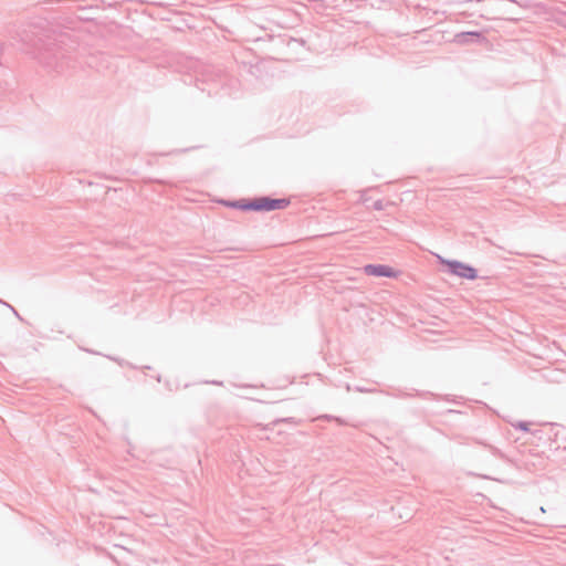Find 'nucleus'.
Listing matches in <instances>:
<instances>
[{"mask_svg":"<svg viewBox=\"0 0 566 566\" xmlns=\"http://www.w3.org/2000/svg\"><path fill=\"white\" fill-rule=\"evenodd\" d=\"M291 203L289 198H253V211H273L285 209Z\"/></svg>","mask_w":566,"mask_h":566,"instance_id":"obj_1","label":"nucleus"},{"mask_svg":"<svg viewBox=\"0 0 566 566\" xmlns=\"http://www.w3.org/2000/svg\"><path fill=\"white\" fill-rule=\"evenodd\" d=\"M441 262L448 266V271L452 275L467 280H475L478 277L476 269L467 263L457 260H442Z\"/></svg>","mask_w":566,"mask_h":566,"instance_id":"obj_2","label":"nucleus"},{"mask_svg":"<svg viewBox=\"0 0 566 566\" xmlns=\"http://www.w3.org/2000/svg\"><path fill=\"white\" fill-rule=\"evenodd\" d=\"M364 271L367 275L377 276V277H396L398 272L385 264H367L364 266Z\"/></svg>","mask_w":566,"mask_h":566,"instance_id":"obj_3","label":"nucleus"},{"mask_svg":"<svg viewBox=\"0 0 566 566\" xmlns=\"http://www.w3.org/2000/svg\"><path fill=\"white\" fill-rule=\"evenodd\" d=\"M486 38L480 31H465L457 33L453 38V42L460 45H467L471 43H483L486 42Z\"/></svg>","mask_w":566,"mask_h":566,"instance_id":"obj_4","label":"nucleus"},{"mask_svg":"<svg viewBox=\"0 0 566 566\" xmlns=\"http://www.w3.org/2000/svg\"><path fill=\"white\" fill-rule=\"evenodd\" d=\"M224 206L242 211H253V199H239L233 201H223Z\"/></svg>","mask_w":566,"mask_h":566,"instance_id":"obj_5","label":"nucleus"},{"mask_svg":"<svg viewBox=\"0 0 566 566\" xmlns=\"http://www.w3.org/2000/svg\"><path fill=\"white\" fill-rule=\"evenodd\" d=\"M502 14L503 12L500 8H491L486 9L485 12L480 13V18L484 20H495L501 18Z\"/></svg>","mask_w":566,"mask_h":566,"instance_id":"obj_6","label":"nucleus"},{"mask_svg":"<svg viewBox=\"0 0 566 566\" xmlns=\"http://www.w3.org/2000/svg\"><path fill=\"white\" fill-rule=\"evenodd\" d=\"M318 419H323L326 421H335L336 423H338L340 426L347 424V422L344 419L336 417V416H332V415H323V416H319Z\"/></svg>","mask_w":566,"mask_h":566,"instance_id":"obj_7","label":"nucleus"},{"mask_svg":"<svg viewBox=\"0 0 566 566\" xmlns=\"http://www.w3.org/2000/svg\"><path fill=\"white\" fill-rule=\"evenodd\" d=\"M280 422L298 424V421L294 417L282 418V419H277L274 421V423H280Z\"/></svg>","mask_w":566,"mask_h":566,"instance_id":"obj_8","label":"nucleus"},{"mask_svg":"<svg viewBox=\"0 0 566 566\" xmlns=\"http://www.w3.org/2000/svg\"><path fill=\"white\" fill-rule=\"evenodd\" d=\"M373 209L374 210H377V211H381L385 209V203L381 199H378L376 200L374 203H373Z\"/></svg>","mask_w":566,"mask_h":566,"instance_id":"obj_9","label":"nucleus"},{"mask_svg":"<svg viewBox=\"0 0 566 566\" xmlns=\"http://www.w3.org/2000/svg\"><path fill=\"white\" fill-rule=\"evenodd\" d=\"M516 428L523 430V431H530V423L528 422H524V421H521L516 424Z\"/></svg>","mask_w":566,"mask_h":566,"instance_id":"obj_10","label":"nucleus"},{"mask_svg":"<svg viewBox=\"0 0 566 566\" xmlns=\"http://www.w3.org/2000/svg\"><path fill=\"white\" fill-rule=\"evenodd\" d=\"M0 303H2L3 305L8 306L19 319H22L21 316L19 315V313L15 311L14 307H12L10 304H8L7 302H3L1 300H0Z\"/></svg>","mask_w":566,"mask_h":566,"instance_id":"obj_11","label":"nucleus"},{"mask_svg":"<svg viewBox=\"0 0 566 566\" xmlns=\"http://www.w3.org/2000/svg\"><path fill=\"white\" fill-rule=\"evenodd\" d=\"M2 51V48L0 46V52Z\"/></svg>","mask_w":566,"mask_h":566,"instance_id":"obj_12","label":"nucleus"}]
</instances>
